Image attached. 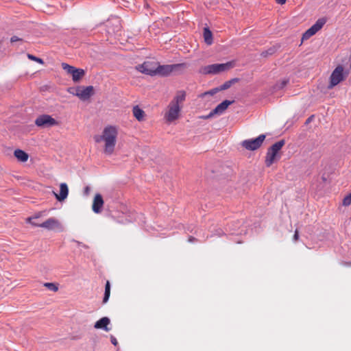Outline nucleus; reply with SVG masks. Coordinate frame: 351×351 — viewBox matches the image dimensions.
<instances>
[{
	"mask_svg": "<svg viewBox=\"0 0 351 351\" xmlns=\"http://www.w3.org/2000/svg\"><path fill=\"white\" fill-rule=\"evenodd\" d=\"M43 285L49 290L52 291L53 292H56L58 290V285L53 282H45L44 283Z\"/></svg>",
	"mask_w": 351,
	"mask_h": 351,
	"instance_id": "nucleus-23",
	"label": "nucleus"
},
{
	"mask_svg": "<svg viewBox=\"0 0 351 351\" xmlns=\"http://www.w3.org/2000/svg\"><path fill=\"white\" fill-rule=\"evenodd\" d=\"M286 1L287 0H276V1L280 5L285 4Z\"/></svg>",
	"mask_w": 351,
	"mask_h": 351,
	"instance_id": "nucleus-38",
	"label": "nucleus"
},
{
	"mask_svg": "<svg viewBox=\"0 0 351 351\" xmlns=\"http://www.w3.org/2000/svg\"><path fill=\"white\" fill-rule=\"evenodd\" d=\"M157 62L145 61L143 64L137 65L136 69L142 73L154 76L156 75V68H157Z\"/></svg>",
	"mask_w": 351,
	"mask_h": 351,
	"instance_id": "nucleus-9",
	"label": "nucleus"
},
{
	"mask_svg": "<svg viewBox=\"0 0 351 351\" xmlns=\"http://www.w3.org/2000/svg\"><path fill=\"white\" fill-rule=\"evenodd\" d=\"M22 40H22L21 38H19V37H18V36H12V37H11V38H10V42H11L12 43H15V42H18V41L21 42Z\"/></svg>",
	"mask_w": 351,
	"mask_h": 351,
	"instance_id": "nucleus-31",
	"label": "nucleus"
},
{
	"mask_svg": "<svg viewBox=\"0 0 351 351\" xmlns=\"http://www.w3.org/2000/svg\"><path fill=\"white\" fill-rule=\"evenodd\" d=\"M110 341L114 346H117L118 343L117 339L114 336L110 337Z\"/></svg>",
	"mask_w": 351,
	"mask_h": 351,
	"instance_id": "nucleus-34",
	"label": "nucleus"
},
{
	"mask_svg": "<svg viewBox=\"0 0 351 351\" xmlns=\"http://www.w3.org/2000/svg\"><path fill=\"white\" fill-rule=\"evenodd\" d=\"M275 50L273 48H270L267 51H264L261 53L263 57H267L268 55H271L274 53Z\"/></svg>",
	"mask_w": 351,
	"mask_h": 351,
	"instance_id": "nucleus-29",
	"label": "nucleus"
},
{
	"mask_svg": "<svg viewBox=\"0 0 351 351\" xmlns=\"http://www.w3.org/2000/svg\"><path fill=\"white\" fill-rule=\"evenodd\" d=\"M110 295V282L108 280H107L106 285H105V292H104V298H103L104 304L106 303L108 301Z\"/></svg>",
	"mask_w": 351,
	"mask_h": 351,
	"instance_id": "nucleus-22",
	"label": "nucleus"
},
{
	"mask_svg": "<svg viewBox=\"0 0 351 351\" xmlns=\"http://www.w3.org/2000/svg\"><path fill=\"white\" fill-rule=\"evenodd\" d=\"M351 204V193L346 195L343 199V204L344 206H349Z\"/></svg>",
	"mask_w": 351,
	"mask_h": 351,
	"instance_id": "nucleus-27",
	"label": "nucleus"
},
{
	"mask_svg": "<svg viewBox=\"0 0 351 351\" xmlns=\"http://www.w3.org/2000/svg\"><path fill=\"white\" fill-rule=\"evenodd\" d=\"M118 131L115 126L108 125L104 128L101 136H95V141L97 143L101 141H104V153L107 155H111L114 150Z\"/></svg>",
	"mask_w": 351,
	"mask_h": 351,
	"instance_id": "nucleus-1",
	"label": "nucleus"
},
{
	"mask_svg": "<svg viewBox=\"0 0 351 351\" xmlns=\"http://www.w3.org/2000/svg\"><path fill=\"white\" fill-rule=\"evenodd\" d=\"M14 156L21 162H26L28 160V154L22 149H17L14 152Z\"/></svg>",
	"mask_w": 351,
	"mask_h": 351,
	"instance_id": "nucleus-18",
	"label": "nucleus"
},
{
	"mask_svg": "<svg viewBox=\"0 0 351 351\" xmlns=\"http://www.w3.org/2000/svg\"><path fill=\"white\" fill-rule=\"evenodd\" d=\"M132 112L134 117L138 121H141L144 119L145 112L138 106H135L133 107Z\"/></svg>",
	"mask_w": 351,
	"mask_h": 351,
	"instance_id": "nucleus-19",
	"label": "nucleus"
},
{
	"mask_svg": "<svg viewBox=\"0 0 351 351\" xmlns=\"http://www.w3.org/2000/svg\"><path fill=\"white\" fill-rule=\"evenodd\" d=\"M266 136L261 134L256 138L247 139L241 143V145L247 150L254 151L258 149L263 144Z\"/></svg>",
	"mask_w": 351,
	"mask_h": 351,
	"instance_id": "nucleus-7",
	"label": "nucleus"
},
{
	"mask_svg": "<svg viewBox=\"0 0 351 351\" xmlns=\"http://www.w3.org/2000/svg\"><path fill=\"white\" fill-rule=\"evenodd\" d=\"M27 58H28L29 60H34V61H35V62H38V63H40V64H43V63H44V62H43V59H41V58H38V57H36V56H34V55H32V54L28 53V54H27Z\"/></svg>",
	"mask_w": 351,
	"mask_h": 351,
	"instance_id": "nucleus-25",
	"label": "nucleus"
},
{
	"mask_svg": "<svg viewBox=\"0 0 351 351\" xmlns=\"http://www.w3.org/2000/svg\"><path fill=\"white\" fill-rule=\"evenodd\" d=\"M203 36H204L205 43L207 45H210L213 41V34L208 27L204 28Z\"/></svg>",
	"mask_w": 351,
	"mask_h": 351,
	"instance_id": "nucleus-21",
	"label": "nucleus"
},
{
	"mask_svg": "<svg viewBox=\"0 0 351 351\" xmlns=\"http://www.w3.org/2000/svg\"><path fill=\"white\" fill-rule=\"evenodd\" d=\"M219 91H220V90L219 89V87H217V88L210 90L209 91L204 93V95H213L216 94L217 93H218Z\"/></svg>",
	"mask_w": 351,
	"mask_h": 351,
	"instance_id": "nucleus-30",
	"label": "nucleus"
},
{
	"mask_svg": "<svg viewBox=\"0 0 351 351\" xmlns=\"http://www.w3.org/2000/svg\"><path fill=\"white\" fill-rule=\"evenodd\" d=\"M69 92L78 97L82 101H86L94 94V88L93 86H77L76 88H69Z\"/></svg>",
	"mask_w": 351,
	"mask_h": 351,
	"instance_id": "nucleus-6",
	"label": "nucleus"
},
{
	"mask_svg": "<svg viewBox=\"0 0 351 351\" xmlns=\"http://www.w3.org/2000/svg\"><path fill=\"white\" fill-rule=\"evenodd\" d=\"M104 205V200L101 195L97 193L93 199V210L95 213H99L101 211V208Z\"/></svg>",
	"mask_w": 351,
	"mask_h": 351,
	"instance_id": "nucleus-14",
	"label": "nucleus"
},
{
	"mask_svg": "<svg viewBox=\"0 0 351 351\" xmlns=\"http://www.w3.org/2000/svg\"><path fill=\"white\" fill-rule=\"evenodd\" d=\"M31 224L33 226L43 228L49 230H54L56 228H61V225L59 221L53 217L49 218L42 223L31 222Z\"/></svg>",
	"mask_w": 351,
	"mask_h": 351,
	"instance_id": "nucleus-12",
	"label": "nucleus"
},
{
	"mask_svg": "<svg viewBox=\"0 0 351 351\" xmlns=\"http://www.w3.org/2000/svg\"><path fill=\"white\" fill-rule=\"evenodd\" d=\"M234 66V62H228L226 63L221 64H213L205 66L199 70V72L203 74H217L221 72L228 71Z\"/></svg>",
	"mask_w": 351,
	"mask_h": 351,
	"instance_id": "nucleus-3",
	"label": "nucleus"
},
{
	"mask_svg": "<svg viewBox=\"0 0 351 351\" xmlns=\"http://www.w3.org/2000/svg\"><path fill=\"white\" fill-rule=\"evenodd\" d=\"M110 322V320L108 317H104L95 322L94 327L97 329H103L108 332L110 330V328H108V325Z\"/></svg>",
	"mask_w": 351,
	"mask_h": 351,
	"instance_id": "nucleus-17",
	"label": "nucleus"
},
{
	"mask_svg": "<svg viewBox=\"0 0 351 351\" xmlns=\"http://www.w3.org/2000/svg\"><path fill=\"white\" fill-rule=\"evenodd\" d=\"M348 74L349 71H344L343 66L342 65L339 64L336 66L330 76L328 88L331 89L335 86L338 85L340 82L346 79Z\"/></svg>",
	"mask_w": 351,
	"mask_h": 351,
	"instance_id": "nucleus-2",
	"label": "nucleus"
},
{
	"mask_svg": "<svg viewBox=\"0 0 351 351\" xmlns=\"http://www.w3.org/2000/svg\"><path fill=\"white\" fill-rule=\"evenodd\" d=\"M195 240L196 239L192 236H190L188 239L189 242L190 243L194 242Z\"/></svg>",
	"mask_w": 351,
	"mask_h": 351,
	"instance_id": "nucleus-37",
	"label": "nucleus"
},
{
	"mask_svg": "<svg viewBox=\"0 0 351 351\" xmlns=\"http://www.w3.org/2000/svg\"><path fill=\"white\" fill-rule=\"evenodd\" d=\"M181 110L180 105H176L169 103L168 106V110L165 114V119L168 123H171L179 117Z\"/></svg>",
	"mask_w": 351,
	"mask_h": 351,
	"instance_id": "nucleus-11",
	"label": "nucleus"
},
{
	"mask_svg": "<svg viewBox=\"0 0 351 351\" xmlns=\"http://www.w3.org/2000/svg\"><path fill=\"white\" fill-rule=\"evenodd\" d=\"M231 83L230 82V81H226L223 84H221V86H219V89L220 90V91L221 90H226V89H228L230 86H231Z\"/></svg>",
	"mask_w": 351,
	"mask_h": 351,
	"instance_id": "nucleus-26",
	"label": "nucleus"
},
{
	"mask_svg": "<svg viewBox=\"0 0 351 351\" xmlns=\"http://www.w3.org/2000/svg\"><path fill=\"white\" fill-rule=\"evenodd\" d=\"M185 93L184 91H180L177 93V95L173 97L170 103L179 105L180 103H182L185 100Z\"/></svg>",
	"mask_w": 351,
	"mask_h": 351,
	"instance_id": "nucleus-20",
	"label": "nucleus"
},
{
	"mask_svg": "<svg viewBox=\"0 0 351 351\" xmlns=\"http://www.w3.org/2000/svg\"><path fill=\"white\" fill-rule=\"evenodd\" d=\"M234 103V100L230 101V100H224L219 104H218L213 110V113L215 114H222L225 110L228 108V107Z\"/></svg>",
	"mask_w": 351,
	"mask_h": 351,
	"instance_id": "nucleus-15",
	"label": "nucleus"
},
{
	"mask_svg": "<svg viewBox=\"0 0 351 351\" xmlns=\"http://www.w3.org/2000/svg\"><path fill=\"white\" fill-rule=\"evenodd\" d=\"M35 124L38 127L53 126L57 124L56 119L50 115L43 114L39 116L35 121Z\"/></svg>",
	"mask_w": 351,
	"mask_h": 351,
	"instance_id": "nucleus-13",
	"label": "nucleus"
},
{
	"mask_svg": "<svg viewBox=\"0 0 351 351\" xmlns=\"http://www.w3.org/2000/svg\"><path fill=\"white\" fill-rule=\"evenodd\" d=\"M239 78H233V79H231L230 81V82L231 83V85L234 84V83L239 82Z\"/></svg>",
	"mask_w": 351,
	"mask_h": 351,
	"instance_id": "nucleus-36",
	"label": "nucleus"
},
{
	"mask_svg": "<svg viewBox=\"0 0 351 351\" xmlns=\"http://www.w3.org/2000/svg\"><path fill=\"white\" fill-rule=\"evenodd\" d=\"M44 213H45V211H40L37 213H35L33 216L28 217L26 221H27V222L31 223V222H33L32 221L33 219H38V218L40 217L41 216H43L44 215Z\"/></svg>",
	"mask_w": 351,
	"mask_h": 351,
	"instance_id": "nucleus-24",
	"label": "nucleus"
},
{
	"mask_svg": "<svg viewBox=\"0 0 351 351\" xmlns=\"http://www.w3.org/2000/svg\"><path fill=\"white\" fill-rule=\"evenodd\" d=\"M288 82H289L288 80H283L279 84H277L276 85V88L282 89L288 84Z\"/></svg>",
	"mask_w": 351,
	"mask_h": 351,
	"instance_id": "nucleus-28",
	"label": "nucleus"
},
{
	"mask_svg": "<svg viewBox=\"0 0 351 351\" xmlns=\"http://www.w3.org/2000/svg\"><path fill=\"white\" fill-rule=\"evenodd\" d=\"M285 144V141L282 139L275 143L268 149L265 161L267 167H270L274 162L278 152L282 149Z\"/></svg>",
	"mask_w": 351,
	"mask_h": 351,
	"instance_id": "nucleus-5",
	"label": "nucleus"
},
{
	"mask_svg": "<svg viewBox=\"0 0 351 351\" xmlns=\"http://www.w3.org/2000/svg\"><path fill=\"white\" fill-rule=\"evenodd\" d=\"M299 239V232L298 230H295L294 235H293V241H297Z\"/></svg>",
	"mask_w": 351,
	"mask_h": 351,
	"instance_id": "nucleus-33",
	"label": "nucleus"
},
{
	"mask_svg": "<svg viewBox=\"0 0 351 351\" xmlns=\"http://www.w3.org/2000/svg\"><path fill=\"white\" fill-rule=\"evenodd\" d=\"M53 193L58 201H64L67 197L69 194V189L67 184L66 183H61L60 185V193L57 194L55 192H53Z\"/></svg>",
	"mask_w": 351,
	"mask_h": 351,
	"instance_id": "nucleus-16",
	"label": "nucleus"
},
{
	"mask_svg": "<svg viewBox=\"0 0 351 351\" xmlns=\"http://www.w3.org/2000/svg\"><path fill=\"white\" fill-rule=\"evenodd\" d=\"M90 191V188L89 186H86L84 188V193L86 195H89Z\"/></svg>",
	"mask_w": 351,
	"mask_h": 351,
	"instance_id": "nucleus-35",
	"label": "nucleus"
},
{
	"mask_svg": "<svg viewBox=\"0 0 351 351\" xmlns=\"http://www.w3.org/2000/svg\"><path fill=\"white\" fill-rule=\"evenodd\" d=\"M326 21L324 18L319 19L314 25L308 29L303 34L302 40H308L322 28Z\"/></svg>",
	"mask_w": 351,
	"mask_h": 351,
	"instance_id": "nucleus-10",
	"label": "nucleus"
},
{
	"mask_svg": "<svg viewBox=\"0 0 351 351\" xmlns=\"http://www.w3.org/2000/svg\"><path fill=\"white\" fill-rule=\"evenodd\" d=\"M187 67L186 63H178L174 64H165L160 65L158 63L157 68H156V75H159L161 76H168L172 72L182 71Z\"/></svg>",
	"mask_w": 351,
	"mask_h": 351,
	"instance_id": "nucleus-4",
	"label": "nucleus"
},
{
	"mask_svg": "<svg viewBox=\"0 0 351 351\" xmlns=\"http://www.w3.org/2000/svg\"><path fill=\"white\" fill-rule=\"evenodd\" d=\"M214 115H215V114L213 113V110H212L208 114L202 116V117H201V118L204 119H208L212 118Z\"/></svg>",
	"mask_w": 351,
	"mask_h": 351,
	"instance_id": "nucleus-32",
	"label": "nucleus"
},
{
	"mask_svg": "<svg viewBox=\"0 0 351 351\" xmlns=\"http://www.w3.org/2000/svg\"><path fill=\"white\" fill-rule=\"evenodd\" d=\"M62 68L68 73L71 75L73 82H79L85 75V71L82 69H77L67 63H62Z\"/></svg>",
	"mask_w": 351,
	"mask_h": 351,
	"instance_id": "nucleus-8",
	"label": "nucleus"
},
{
	"mask_svg": "<svg viewBox=\"0 0 351 351\" xmlns=\"http://www.w3.org/2000/svg\"><path fill=\"white\" fill-rule=\"evenodd\" d=\"M313 117V116H311V117H308V118L307 119V120L306 121V123H308L309 122H311V119H312Z\"/></svg>",
	"mask_w": 351,
	"mask_h": 351,
	"instance_id": "nucleus-39",
	"label": "nucleus"
}]
</instances>
